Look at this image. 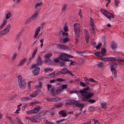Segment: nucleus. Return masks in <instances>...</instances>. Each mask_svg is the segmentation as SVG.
I'll use <instances>...</instances> for the list:
<instances>
[{
  "label": "nucleus",
  "mask_w": 124,
  "mask_h": 124,
  "mask_svg": "<svg viewBox=\"0 0 124 124\" xmlns=\"http://www.w3.org/2000/svg\"><path fill=\"white\" fill-rule=\"evenodd\" d=\"M103 63L102 62H101L97 64L98 67L100 68H103L104 66L103 65Z\"/></svg>",
  "instance_id": "473e14b6"
},
{
  "label": "nucleus",
  "mask_w": 124,
  "mask_h": 124,
  "mask_svg": "<svg viewBox=\"0 0 124 124\" xmlns=\"http://www.w3.org/2000/svg\"><path fill=\"white\" fill-rule=\"evenodd\" d=\"M55 71H54L53 72L50 73L49 75H48V76H50V78H51L52 77H54L55 75Z\"/></svg>",
  "instance_id": "09e8293b"
},
{
  "label": "nucleus",
  "mask_w": 124,
  "mask_h": 124,
  "mask_svg": "<svg viewBox=\"0 0 124 124\" xmlns=\"http://www.w3.org/2000/svg\"><path fill=\"white\" fill-rule=\"evenodd\" d=\"M67 24V23H66L64 25V27H63V29L64 30V31L65 32H66L68 31V26H66V24Z\"/></svg>",
  "instance_id": "b1692460"
},
{
  "label": "nucleus",
  "mask_w": 124,
  "mask_h": 124,
  "mask_svg": "<svg viewBox=\"0 0 124 124\" xmlns=\"http://www.w3.org/2000/svg\"><path fill=\"white\" fill-rule=\"evenodd\" d=\"M9 32V30H7L6 29H5L3 30L0 31V34L2 35H4L6 34Z\"/></svg>",
  "instance_id": "ddd939ff"
},
{
  "label": "nucleus",
  "mask_w": 124,
  "mask_h": 124,
  "mask_svg": "<svg viewBox=\"0 0 124 124\" xmlns=\"http://www.w3.org/2000/svg\"><path fill=\"white\" fill-rule=\"evenodd\" d=\"M89 37H88V36H86L85 37V40L86 41V43H88L89 39Z\"/></svg>",
  "instance_id": "680f3d73"
},
{
  "label": "nucleus",
  "mask_w": 124,
  "mask_h": 124,
  "mask_svg": "<svg viewBox=\"0 0 124 124\" xmlns=\"http://www.w3.org/2000/svg\"><path fill=\"white\" fill-rule=\"evenodd\" d=\"M25 118L27 120H30V122H34L35 123H38L39 122L36 119H35L32 116L31 117L26 116L25 117Z\"/></svg>",
  "instance_id": "423d86ee"
},
{
  "label": "nucleus",
  "mask_w": 124,
  "mask_h": 124,
  "mask_svg": "<svg viewBox=\"0 0 124 124\" xmlns=\"http://www.w3.org/2000/svg\"><path fill=\"white\" fill-rule=\"evenodd\" d=\"M46 113L45 111L44 110L42 111L37 116V117H36V118H37L38 117H40L41 116L44 115Z\"/></svg>",
  "instance_id": "f3484780"
},
{
  "label": "nucleus",
  "mask_w": 124,
  "mask_h": 124,
  "mask_svg": "<svg viewBox=\"0 0 124 124\" xmlns=\"http://www.w3.org/2000/svg\"><path fill=\"white\" fill-rule=\"evenodd\" d=\"M38 48L36 47V49L35 50L33 51V53H32V55L34 56H35V54H36L37 52V49Z\"/></svg>",
  "instance_id": "4d7b16f0"
},
{
  "label": "nucleus",
  "mask_w": 124,
  "mask_h": 124,
  "mask_svg": "<svg viewBox=\"0 0 124 124\" xmlns=\"http://www.w3.org/2000/svg\"><path fill=\"white\" fill-rule=\"evenodd\" d=\"M89 88V86H87V87L83 88L82 90L79 91V92L80 93L82 96H85L84 95L85 94V92H87L86 91H88L89 92L90 90H91V89H90Z\"/></svg>",
  "instance_id": "20e7f679"
},
{
  "label": "nucleus",
  "mask_w": 124,
  "mask_h": 124,
  "mask_svg": "<svg viewBox=\"0 0 124 124\" xmlns=\"http://www.w3.org/2000/svg\"><path fill=\"white\" fill-rule=\"evenodd\" d=\"M32 20V19H31V17L28 18L27 20L25 21V23L26 24L29 22H30Z\"/></svg>",
  "instance_id": "13d9d810"
},
{
  "label": "nucleus",
  "mask_w": 124,
  "mask_h": 124,
  "mask_svg": "<svg viewBox=\"0 0 124 124\" xmlns=\"http://www.w3.org/2000/svg\"><path fill=\"white\" fill-rule=\"evenodd\" d=\"M108 61H116L117 60H118V59L115 58L114 57H108Z\"/></svg>",
  "instance_id": "412c9836"
},
{
  "label": "nucleus",
  "mask_w": 124,
  "mask_h": 124,
  "mask_svg": "<svg viewBox=\"0 0 124 124\" xmlns=\"http://www.w3.org/2000/svg\"><path fill=\"white\" fill-rule=\"evenodd\" d=\"M67 71H66V74L68 73L69 75H70L71 76H74V75L72 73V72L68 70V69L67 70H66Z\"/></svg>",
  "instance_id": "37998d69"
},
{
  "label": "nucleus",
  "mask_w": 124,
  "mask_h": 124,
  "mask_svg": "<svg viewBox=\"0 0 124 124\" xmlns=\"http://www.w3.org/2000/svg\"><path fill=\"white\" fill-rule=\"evenodd\" d=\"M85 96H83L84 97L82 98V101L83 102L88 101V99L94 95V93L93 92L88 93L87 92H85Z\"/></svg>",
  "instance_id": "f03ea898"
},
{
  "label": "nucleus",
  "mask_w": 124,
  "mask_h": 124,
  "mask_svg": "<svg viewBox=\"0 0 124 124\" xmlns=\"http://www.w3.org/2000/svg\"><path fill=\"white\" fill-rule=\"evenodd\" d=\"M51 94L52 96H54L55 95L54 93H56L55 91V89H54V88H52L51 89Z\"/></svg>",
  "instance_id": "2f4dec72"
},
{
  "label": "nucleus",
  "mask_w": 124,
  "mask_h": 124,
  "mask_svg": "<svg viewBox=\"0 0 124 124\" xmlns=\"http://www.w3.org/2000/svg\"><path fill=\"white\" fill-rule=\"evenodd\" d=\"M48 64H53L54 62L51 61L50 59H48Z\"/></svg>",
  "instance_id": "8fccbe9b"
},
{
  "label": "nucleus",
  "mask_w": 124,
  "mask_h": 124,
  "mask_svg": "<svg viewBox=\"0 0 124 124\" xmlns=\"http://www.w3.org/2000/svg\"><path fill=\"white\" fill-rule=\"evenodd\" d=\"M52 53H48L45 55L44 57L45 58H47L48 59L49 56H51L52 55Z\"/></svg>",
  "instance_id": "4c0bfd02"
},
{
  "label": "nucleus",
  "mask_w": 124,
  "mask_h": 124,
  "mask_svg": "<svg viewBox=\"0 0 124 124\" xmlns=\"http://www.w3.org/2000/svg\"><path fill=\"white\" fill-rule=\"evenodd\" d=\"M40 90H37L35 91L33 93L36 96H37L39 93H40Z\"/></svg>",
  "instance_id": "cd10ccee"
},
{
  "label": "nucleus",
  "mask_w": 124,
  "mask_h": 124,
  "mask_svg": "<svg viewBox=\"0 0 124 124\" xmlns=\"http://www.w3.org/2000/svg\"><path fill=\"white\" fill-rule=\"evenodd\" d=\"M70 93H79V91H70Z\"/></svg>",
  "instance_id": "338daca9"
},
{
  "label": "nucleus",
  "mask_w": 124,
  "mask_h": 124,
  "mask_svg": "<svg viewBox=\"0 0 124 124\" xmlns=\"http://www.w3.org/2000/svg\"><path fill=\"white\" fill-rule=\"evenodd\" d=\"M36 60L37 64L34 63L32 64L30 66V69H34L37 66L40 65L42 64V60L40 56H38Z\"/></svg>",
  "instance_id": "f257e3e1"
},
{
  "label": "nucleus",
  "mask_w": 124,
  "mask_h": 124,
  "mask_svg": "<svg viewBox=\"0 0 124 124\" xmlns=\"http://www.w3.org/2000/svg\"><path fill=\"white\" fill-rule=\"evenodd\" d=\"M30 99V98L29 97H25L21 99V100L22 101H28Z\"/></svg>",
  "instance_id": "a878e982"
},
{
  "label": "nucleus",
  "mask_w": 124,
  "mask_h": 124,
  "mask_svg": "<svg viewBox=\"0 0 124 124\" xmlns=\"http://www.w3.org/2000/svg\"><path fill=\"white\" fill-rule=\"evenodd\" d=\"M76 63V62H75L72 61L71 62H70V65H75Z\"/></svg>",
  "instance_id": "69168bd1"
},
{
  "label": "nucleus",
  "mask_w": 124,
  "mask_h": 124,
  "mask_svg": "<svg viewBox=\"0 0 124 124\" xmlns=\"http://www.w3.org/2000/svg\"><path fill=\"white\" fill-rule=\"evenodd\" d=\"M77 103V101L76 100L74 99L72 100H70L69 101L66 102V105H72L73 104H75Z\"/></svg>",
  "instance_id": "0eeeda50"
},
{
  "label": "nucleus",
  "mask_w": 124,
  "mask_h": 124,
  "mask_svg": "<svg viewBox=\"0 0 124 124\" xmlns=\"http://www.w3.org/2000/svg\"><path fill=\"white\" fill-rule=\"evenodd\" d=\"M104 13L102 12V14L108 18L107 16H109L108 14H109V12L108 10H104Z\"/></svg>",
  "instance_id": "dca6fc26"
},
{
  "label": "nucleus",
  "mask_w": 124,
  "mask_h": 124,
  "mask_svg": "<svg viewBox=\"0 0 124 124\" xmlns=\"http://www.w3.org/2000/svg\"><path fill=\"white\" fill-rule=\"evenodd\" d=\"M65 80L62 79V78H58L56 80L59 82L64 81Z\"/></svg>",
  "instance_id": "a18cd8bd"
},
{
  "label": "nucleus",
  "mask_w": 124,
  "mask_h": 124,
  "mask_svg": "<svg viewBox=\"0 0 124 124\" xmlns=\"http://www.w3.org/2000/svg\"><path fill=\"white\" fill-rule=\"evenodd\" d=\"M58 46L59 48L65 50H68L69 49L68 46L63 44H58Z\"/></svg>",
  "instance_id": "1a4fd4ad"
},
{
  "label": "nucleus",
  "mask_w": 124,
  "mask_h": 124,
  "mask_svg": "<svg viewBox=\"0 0 124 124\" xmlns=\"http://www.w3.org/2000/svg\"><path fill=\"white\" fill-rule=\"evenodd\" d=\"M62 90L60 89H57L56 91V93H60Z\"/></svg>",
  "instance_id": "052dcab7"
},
{
  "label": "nucleus",
  "mask_w": 124,
  "mask_h": 124,
  "mask_svg": "<svg viewBox=\"0 0 124 124\" xmlns=\"http://www.w3.org/2000/svg\"><path fill=\"white\" fill-rule=\"evenodd\" d=\"M102 106V107L104 108V109H105L107 107L106 105H107V103L106 102H103L101 104Z\"/></svg>",
  "instance_id": "c756f323"
},
{
  "label": "nucleus",
  "mask_w": 124,
  "mask_h": 124,
  "mask_svg": "<svg viewBox=\"0 0 124 124\" xmlns=\"http://www.w3.org/2000/svg\"><path fill=\"white\" fill-rule=\"evenodd\" d=\"M61 100V98H60L59 97H57L55 98V100L54 101H60Z\"/></svg>",
  "instance_id": "e2e57ef3"
},
{
  "label": "nucleus",
  "mask_w": 124,
  "mask_h": 124,
  "mask_svg": "<svg viewBox=\"0 0 124 124\" xmlns=\"http://www.w3.org/2000/svg\"><path fill=\"white\" fill-rule=\"evenodd\" d=\"M65 58V57H64V56H63V54H62L61 55L59 56L58 58L63 61Z\"/></svg>",
  "instance_id": "7c9ffc66"
},
{
  "label": "nucleus",
  "mask_w": 124,
  "mask_h": 124,
  "mask_svg": "<svg viewBox=\"0 0 124 124\" xmlns=\"http://www.w3.org/2000/svg\"><path fill=\"white\" fill-rule=\"evenodd\" d=\"M75 106L76 107H84V105L82 103H79L77 102L75 104Z\"/></svg>",
  "instance_id": "4be33fe9"
},
{
  "label": "nucleus",
  "mask_w": 124,
  "mask_h": 124,
  "mask_svg": "<svg viewBox=\"0 0 124 124\" xmlns=\"http://www.w3.org/2000/svg\"><path fill=\"white\" fill-rule=\"evenodd\" d=\"M77 24L79 25V24L78 23H75L74 24V32L75 33H76L78 31L77 29L79 27H78L77 25Z\"/></svg>",
  "instance_id": "4468645a"
},
{
  "label": "nucleus",
  "mask_w": 124,
  "mask_h": 124,
  "mask_svg": "<svg viewBox=\"0 0 124 124\" xmlns=\"http://www.w3.org/2000/svg\"><path fill=\"white\" fill-rule=\"evenodd\" d=\"M26 85V83L24 79H23V81L19 83L18 84V85L20 88H22L23 87V88L25 87Z\"/></svg>",
  "instance_id": "6e6552de"
},
{
  "label": "nucleus",
  "mask_w": 124,
  "mask_h": 124,
  "mask_svg": "<svg viewBox=\"0 0 124 124\" xmlns=\"http://www.w3.org/2000/svg\"><path fill=\"white\" fill-rule=\"evenodd\" d=\"M48 112L50 114L51 116L54 115L55 113V112L54 111H51L50 110L48 111Z\"/></svg>",
  "instance_id": "864d4df0"
},
{
  "label": "nucleus",
  "mask_w": 124,
  "mask_h": 124,
  "mask_svg": "<svg viewBox=\"0 0 124 124\" xmlns=\"http://www.w3.org/2000/svg\"><path fill=\"white\" fill-rule=\"evenodd\" d=\"M65 120V119H63L60 120L56 121V123H55L56 124H59L60 123L63 121Z\"/></svg>",
  "instance_id": "79ce46f5"
},
{
  "label": "nucleus",
  "mask_w": 124,
  "mask_h": 124,
  "mask_svg": "<svg viewBox=\"0 0 124 124\" xmlns=\"http://www.w3.org/2000/svg\"><path fill=\"white\" fill-rule=\"evenodd\" d=\"M111 47L113 50H115V49H116L117 47L116 43L114 41L112 42L111 44Z\"/></svg>",
  "instance_id": "9b49d317"
},
{
  "label": "nucleus",
  "mask_w": 124,
  "mask_h": 124,
  "mask_svg": "<svg viewBox=\"0 0 124 124\" xmlns=\"http://www.w3.org/2000/svg\"><path fill=\"white\" fill-rule=\"evenodd\" d=\"M78 31L76 33H75V36L76 37V38H78L80 37V33H77Z\"/></svg>",
  "instance_id": "bf43d9fd"
},
{
  "label": "nucleus",
  "mask_w": 124,
  "mask_h": 124,
  "mask_svg": "<svg viewBox=\"0 0 124 124\" xmlns=\"http://www.w3.org/2000/svg\"><path fill=\"white\" fill-rule=\"evenodd\" d=\"M95 108L93 107V106H90L89 107L88 110L90 112H91L95 110Z\"/></svg>",
  "instance_id": "5701e85b"
},
{
  "label": "nucleus",
  "mask_w": 124,
  "mask_h": 124,
  "mask_svg": "<svg viewBox=\"0 0 124 124\" xmlns=\"http://www.w3.org/2000/svg\"><path fill=\"white\" fill-rule=\"evenodd\" d=\"M67 69L66 68H65L63 69H62L60 71L62 73V74H66V71H67L66 70H67Z\"/></svg>",
  "instance_id": "393cba45"
},
{
  "label": "nucleus",
  "mask_w": 124,
  "mask_h": 124,
  "mask_svg": "<svg viewBox=\"0 0 124 124\" xmlns=\"http://www.w3.org/2000/svg\"><path fill=\"white\" fill-rule=\"evenodd\" d=\"M58 114L61 115L62 117H65L67 116V114L64 112L63 110H62L59 112Z\"/></svg>",
  "instance_id": "f8f14e48"
},
{
  "label": "nucleus",
  "mask_w": 124,
  "mask_h": 124,
  "mask_svg": "<svg viewBox=\"0 0 124 124\" xmlns=\"http://www.w3.org/2000/svg\"><path fill=\"white\" fill-rule=\"evenodd\" d=\"M107 50L105 48H101V52H96L94 54L98 57H102L105 55V54Z\"/></svg>",
  "instance_id": "7ed1b4c3"
},
{
  "label": "nucleus",
  "mask_w": 124,
  "mask_h": 124,
  "mask_svg": "<svg viewBox=\"0 0 124 124\" xmlns=\"http://www.w3.org/2000/svg\"><path fill=\"white\" fill-rule=\"evenodd\" d=\"M65 62H63L62 61H60L59 63L61 66L66 67L67 65L65 63Z\"/></svg>",
  "instance_id": "c85d7f7f"
},
{
  "label": "nucleus",
  "mask_w": 124,
  "mask_h": 124,
  "mask_svg": "<svg viewBox=\"0 0 124 124\" xmlns=\"http://www.w3.org/2000/svg\"><path fill=\"white\" fill-rule=\"evenodd\" d=\"M102 44L101 43H100L99 44L97 45L96 46V48L97 49H100L102 46Z\"/></svg>",
  "instance_id": "a19ab883"
},
{
  "label": "nucleus",
  "mask_w": 124,
  "mask_h": 124,
  "mask_svg": "<svg viewBox=\"0 0 124 124\" xmlns=\"http://www.w3.org/2000/svg\"><path fill=\"white\" fill-rule=\"evenodd\" d=\"M66 8V5L65 4L62 6V11H64Z\"/></svg>",
  "instance_id": "49530a36"
},
{
  "label": "nucleus",
  "mask_w": 124,
  "mask_h": 124,
  "mask_svg": "<svg viewBox=\"0 0 124 124\" xmlns=\"http://www.w3.org/2000/svg\"><path fill=\"white\" fill-rule=\"evenodd\" d=\"M100 59L104 62L108 61V57L100 58Z\"/></svg>",
  "instance_id": "e433bc0d"
},
{
  "label": "nucleus",
  "mask_w": 124,
  "mask_h": 124,
  "mask_svg": "<svg viewBox=\"0 0 124 124\" xmlns=\"http://www.w3.org/2000/svg\"><path fill=\"white\" fill-rule=\"evenodd\" d=\"M11 26L10 24H9L7 26L6 28L5 29L7 30H9V29L11 28Z\"/></svg>",
  "instance_id": "0e129e2a"
},
{
  "label": "nucleus",
  "mask_w": 124,
  "mask_h": 124,
  "mask_svg": "<svg viewBox=\"0 0 124 124\" xmlns=\"http://www.w3.org/2000/svg\"><path fill=\"white\" fill-rule=\"evenodd\" d=\"M69 40V39L67 37H65L63 39V41L64 43L68 42Z\"/></svg>",
  "instance_id": "de8ad7c7"
},
{
  "label": "nucleus",
  "mask_w": 124,
  "mask_h": 124,
  "mask_svg": "<svg viewBox=\"0 0 124 124\" xmlns=\"http://www.w3.org/2000/svg\"><path fill=\"white\" fill-rule=\"evenodd\" d=\"M11 16V13H8L7 15L6 16V18L8 19Z\"/></svg>",
  "instance_id": "3c124183"
},
{
  "label": "nucleus",
  "mask_w": 124,
  "mask_h": 124,
  "mask_svg": "<svg viewBox=\"0 0 124 124\" xmlns=\"http://www.w3.org/2000/svg\"><path fill=\"white\" fill-rule=\"evenodd\" d=\"M90 19L91 20L90 21V25H92L93 24H94V20L91 17H90Z\"/></svg>",
  "instance_id": "58836bf2"
},
{
  "label": "nucleus",
  "mask_w": 124,
  "mask_h": 124,
  "mask_svg": "<svg viewBox=\"0 0 124 124\" xmlns=\"http://www.w3.org/2000/svg\"><path fill=\"white\" fill-rule=\"evenodd\" d=\"M108 15H109V16H107L108 17V19L110 20H111V18H114V16L110 12H109V14H108Z\"/></svg>",
  "instance_id": "bb28decb"
},
{
  "label": "nucleus",
  "mask_w": 124,
  "mask_h": 124,
  "mask_svg": "<svg viewBox=\"0 0 124 124\" xmlns=\"http://www.w3.org/2000/svg\"><path fill=\"white\" fill-rule=\"evenodd\" d=\"M27 58H25L21 60V62H20L19 64L18 65V66H23L24 62H25Z\"/></svg>",
  "instance_id": "a211bd4d"
},
{
  "label": "nucleus",
  "mask_w": 124,
  "mask_h": 124,
  "mask_svg": "<svg viewBox=\"0 0 124 124\" xmlns=\"http://www.w3.org/2000/svg\"><path fill=\"white\" fill-rule=\"evenodd\" d=\"M39 12V11L38 10H36L35 11L34 15L37 16L38 15Z\"/></svg>",
  "instance_id": "774afa93"
},
{
  "label": "nucleus",
  "mask_w": 124,
  "mask_h": 124,
  "mask_svg": "<svg viewBox=\"0 0 124 124\" xmlns=\"http://www.w3.org/2000/svg\"><path fill=\"white\" fill-rule=\"evenodd\" d=\"M43 3L42 2H41L39 3H36L35 5V8H36L37 7H39Z\"/></svg>",
  "instance_id": "c9c22d12"
},
{
  "label": "nucleus",
  "mask_w": 124,
  "mask_h": 124,
  "mask_svg": "<svg viewBox=\"0 0 124 124\" xmlns=\"http://www.w3.org/2000/svg\"><path fill=\"white\" fill-rule=\"evenodd\" d=\"M102 41L104 43L103 46H106L105 45L106 43V41L105 39V37L104 35L102 37Z\"/></svg>",
  "instance_id": "ea45409f"
},
{
  "label": "nucleus",
  "mask_w": 124,
  "mask_h": 124,
  "mask_svg": "<svg viewBox=\"0 0 124 124\" xmlns=\"http://www.w3.org/2000/svg\"><path fill=\"white\" fill-rule=\"evenodd\" d=\"M40 108V107L38 106H37L34 108L33 109L35 113H36L38 112L39 111V109Z\"/></svg>",
  "instance_id": "6ab92c4d"
},
{
  "label": "nucleus",
  "mask_w": 124,
  "mask_h": 124,
  "mask_svg": "<svg viewBox=\"0 0 124 124\" xmlns=\"http://www.w3.org/2000/svg\"><path fill=\"white\" fill-rule=\"evenodd\" d=\"M61 87H62V89H64L66 88L67 87V85L66 84H62V85Z\"/></svg>",
  "instance_id": "c03bdc74"
},
{
  "label": "nucleus",
  "mask_w": 124,
  "mask_h": 124,
  "mask_svg": "<svg viewBox=\"0 0 124 124\" xmlns=\"http://www.w3.org/2000/svg\"><path fill=\"white\" fill-rule=\"evenodd\" d=\"M88 101V102H91L92 103H93L94 102H95L96 100L93 99H89Z\"/></svg>",
  "instance_id": "5fc2aeb1"
},
{
  "label": "nucleus",
  "mask_w": 124,
  "mask_h": 124,
  "mask_svg": "<svg viewBox=\"0 0 124 124\" xmlns=\"http://www.w3.org/2000/svg\"><path fill=\"white\" fill-rule=\"evenodd\" d=\"M79 84L83 87H85L87 86L86 85L84 82L80 81Z\"/></svg>",
  "instance_id": "72a5a7b5"
},
{
  "label": "nucleus",
  "mask_w": 124,
  "mask_h": 124,
  "mask_svg": "<svg viewBox=\"0 0 124 124\" xmlns=\"http://www.w3.org/2000/svg\"><path fill=\"white\" fill-rule=\"evenodd\" d=\"M18 82L19 83L21 82L22 81V76L20 75H19L18 76Z\"/></svg>",
  "instance_id": "f704fd0d"
},
{
  "label": "nucleus",
  "mask_w": 124,
  "mask_h": 124,
  "mask_svg": "<svg viewBox=\"0 0 124 124\" xmlns=\"http://www.w3.org/2000/svg\"><path fill=\"white\" fill-rule=\"evenodd\" d=\"M104 13L102 12V14L108 18L107 16H109L108 14H109V12L108 10H104Z\"/></svg>",
  "instance_id": "2eb2a0df"
},
{
  "label": "nucleus",
  "mask_w": 124,
  "mask_h": 124,
  "mask_svg": "<svg viewBox=\"0 0 124 124\" xmlns=\"http://www.w3.org/2000/svg\"><path fill=\"white\" fill-rule=\"evenodd\" d=\"M110 70L112 72H113V70H115L117 68V66L115 64H111L110 65Z\"/></svg>",
  "instance_id": "9d476101"
},
{
  "label": "nucleus",
  "mask_w": 124,
  "mask_h": 124,
  "mask_svg": "<svg viewBox=\"0 0 124 124\" xmlns=\"http://www.w3.org/2000/svg\"><path fill=\"white\" fill-rule=\"evenodd\" d=\"M34 68V70L32 71L31 72L34 75H38L39 73V71L40 70V68L39 67H36Z\"/></svg>",
  "instance_id": "39448f33"
},
{
  "label": "nucleus",
  "mask_w": 124,
  "mask_h": 124,
  "mask_svg": "<svg viewBox=\"0 0 124 124\" xmlns=\"http://www.w3.org/2000/svg\"><path fill=\"white\" fill-rule=\"evenodd\" d=\"M113 73H114V78H116L117 77V71L115 70H113Z\"/></svg>",
  "instance_id": "603ef678"
},
{
  "label": "nucleus",
  "mask_w": 124,
  "mask_h": 124,
  "mask_svg": "<svg viewBox=\"0 0 124 124\" xmlns=\"http://www.w3.org/2000/svg\"><path fill=\"white\" fill-rule=\"evenodd\" d=\"M7 21L6 19H5L3 23L0 26V28L1 29H2L4 27L7 23Z\"/></svg>",
  "instance_id": "aec40b11"
},
{
  "label": "nucleus",
  "mask_w": 124,
  "mask_h": 124,
  "mask_svg": "<svg viewBox=\"0 0 124 124\" xmlns=\"http://www.w3.org/2000/svg\"><path fill=\"white\" fill-rule=\"evenodd\" d=\"M62 34L63 36H69V34L68 33H65L64 32H62Z\"/></svg>",
  "instance_id": "6e6d98bb"
}]
</instances>
